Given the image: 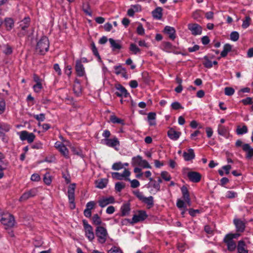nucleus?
<instances>
[{
  "instance_id": "nucleus-48",
  "label": "nucleus",
  "mask_w": 253,
  "mask_h": 253,
  "mask_svg": "<svg viewBox=\"0 0 253 253\" xmlns=\"http://www.w3.org/2000/svg\"><path fill=\"white\" fill-rule=\"evenodd\" d=\"M251 20V19L249 16H246L245 20L243 21V23L242 24V27L243 28H248L250 24Z\"/></svg>"
},
{
  "instance_id": "nucleus-38",
  "label": "nucleus",
  "mask_w": 253,
  "mask_h": 253,
  "mask_svg": "<svg viewBox=\"0 0 253 253\" xmlns=\"http://www.w3.org/2000/svg\"><path fill=\"white\" fill-rule=\"evenodd\" d=\"M93 223L96 225H99L102 223L101 220L97 214H94L92 218Z\"/></svg>"
},
{
  "instance_id": "nucleus-64",
  "label": "nucleus",
  "mask_w": 253,
  "mask_h": 253,
  "mask_svg": "<svg viewBox=\"0 0 253 253\" xmlns=\"http://www.w3.org/2000/svg\"><path fill=\"white\" fill-rule=\"evenodd\" d=\"M156 114L154 112H150L148 113L147 118L149 121L154 120L156 118Z\"/></svg>"
},
{
  "instance_id": "nucleus-20",
  "label": "nucleus",
  "mask_w": 253,
  "mask_h": 253,
  "mask_svg": "<svg viewBox=\"0 0 253 253\" xmlns=\"http://www.w3.org/2000/svg\"><path fill=\"white\" fill-rule=\"evenodd\" d=\"M243 150L246 153V157L251 159L253 156V148L249 144H245L243 145Z\"/></svg>"
},
{
  "instance_id": "nucleus-41",
  "label": "nucleus",
  "mask_w": 253,
  "mask_h": 253,
  "mask_svg": "<svg viewBox=\"0 0 253 253\" xmlns=\"http://www.w3.org/2000/svg\"><path fill=\"white\" fill-rule=\"evenodd\" d=\"M125 187V184L123 182H118L115 184V189L117 191L120 192Z\"/></svg>"
},
{
  "instance_id": "nucleus-23",
  "label": "nucleus",
  "mask_w": 253,
  "mask_h": 253,
  "mask_svg": "<svg viewBox=\"0 0 253 253\" xmlns=\"http://www.w3.org/2000/svg\"><path fill=\"white\" fill-rule=\"evenodd\" d=\"M246 244L243 240L239 241L238 242V245L237 246L238 253H248V251L246 249Z\"/></svg>"
},
{
  "instance_id": "nucleus-63",
  "label": "nucleus",
  "mask_w": 253,
  "mask_h": 253,
  "mask_svg": "<svg viewBox=\"0 0 253 253\" xmlns=\"http://www.w3.org/2000/svg\"><path fill=\"white\" fill-rule=\"evenodd\" d=\"M204 230L207 234H213V230L209 225H206L205 226Z\"/></svg>"
},
{
  "instance_id": "nucleus-13",
  "label": "nucleus",
  "mask_w": 253,
  "mask_h": 253,
  "mask_svg": "<svg viewBox=\"0 0 253 253\" xmlns=\"http://www.w3.org/2000/svg\"><path fill=\"white\" fill-rule=\"evenodd\" d=\"M55 147L65 158H68L69 157L68 150L62 143L58 142L55 143Z\"/></svg>"
},
{
  "instance_id": "nucleus-55",
  "label": "nucleus",
  "mask_w": 253,
  "mask_h": 253,
  "mask_svg": "<svg viewBox=\"0 0 253 253\" xmlns=\"http://www.w3.org/2000/svg\"><path fill=\"white\" fill-rule=\"evenodd\" d=\"M237 194L236 193L233 191H229L227 192L225 196L227 198L231 199L235 198V197L237 196Z\"/></svg>"
},
{
  "instance_id": "nucleus-6",
  "label": "nucleus",
  "mask_w": 253,
  "mask_h": 253,
  "mask_svg": "<svg viewBox=\"0 0 253 253\" xmlns=\"http://www.w3.org/2000/svg\"><path fill=\"white\" fill-rule=\"evenodd\" d=\"M30 22V19L29 17H25L20 22L19 27L21 30L18 34L20 37L23 36L26 34V29L29 27Z\"/></svg>"
},
{
  "instance_id": "nucleus-15",
  "label": "nucleus",
  "mask_w": 253,
  "mask_h": 253,
  "mask_svg": "<svg viewBox=\"0 0 253 253\" xmlns=\"http://www.w3.org/2000/svg\"><path fill=\"white\" fill-rule=\"evenodd\" d=\"M116 88L118 90L116 92L115 94L119 96H124L125 97H127L129 93L127 92L126 89L121 84H118L116 86Z\"/></svg>"
},
{
  "instance_id": "nucleus-35",
  "label": "nucleus",
  "mask_w": 253,
  "mask_h": 253,
  "mask_svg": "<svg viewBox=\"0 0 253 253\" xmlns=\"http://www.w3.org/2000/svg\"><path fill=\"white\" fill-rule=\"evenodd\" d=\"M248 132V127L244 125L242 127L238 126L236 129V132L238 135H242Z\"/></svg>"
},
{
  "instance_id": "nucleus-61",
  "label": "nucleus",
  "mask_w": 253,
  "mask_h": 253,
  "mask_svg": "<svg viewBox=\"0 0 253 253\" xmlns=\"http://www.w3.org/2000/svg\"><path fill=\"white\" fill-rule=\"evenodd\" d=\"M242 102L244 105L253 104L252 98L251 97H247L246 99H243Z\"/></svg>"
},
{
  "instance_id": "nucleus-46",
  "label": "nucleus",
  "mask_w": 253,
  "mask_h": 253,
  "mask_svg": "<svg viewBox=\"0 0 253 253\" xmlns=\"http://www.w3.org/2000/svg\"><path fill=\"white\" fill-rule=\"evenodd\" d=\"M239 38V34L237 32L234 31L232 32L230 34V39L236 42L238 40Z\"/></svg>"
},
{
  "instance_id": "nucleus-19",
  "label": "nucleus",
  "mask_w": 253,
  "mask_h": 253,
  "mask_svg": "<svg viewBox=\"0 0 253 253\" xmlns=\"http://www.w3.org/2000/svg\"><path fill=\"white\" fill-rule=\"evenodd\" d=\"M234 223L238 232H243L245 228V223L239 219H235Z\"/></svg>"
},
{
  "instance_id": "nucleus-49",
  "label": "nucleus",
  "mask_w": 253,
  "mask_h": 253,
  "mask_svg": "<svg viewBox=\"0 0 253 253\" xmlns=\"http://www.w3.org/2000/svg\"><path fill=\"white\" fill-rule=\"evenodd\" d=\"M204 59L206 60V61L204 63V65L205 67L208 68H211L212 67V62L208 59L207 56L204 57Z\"/></svg>"
},
{
  "instance_id": "nucleus-27",
  "label": "nucleus",
  "mask_w": 253,
  "mask_h": 253,
  "mask_svg": "<svg viewBox=\"0 0 253 253\" xmlns=\"http://www.w3.org/2000/svg\"><path fill=\"white\" fill-rule=\"evenodd\" d=\"M121 210L122 211L121 215L122 216H125L128 215L130 210L129 204L126 203L123 204V205L121 207Z\"/></svg>"
},
{
  "instance_id": "nucleus-17",
  "label": "nucleus",
  "mask_w": 253,
  "mask_h": 253,
  "mask_svg": "<svg viewBox=\"0 0 253 253\" xmlns=\"http://www.w3.org/2000/svg\"><path fill=\"white\" fill-rule=\"evenodd\" d=\"M164 32L169 35V38L172 40L175 38V30L174 28L170 26H166L164 29Z\"/></svg>"
},
{
  "instance_id": "nucleus-24",
  "label": "nucleus",
  "mask_w": 253,
  "mask_h": 253,
  "mask_svg": "<svg viewBox=\"0 0 253 253\" xmlns=\"http://www.w3.org/2000/svg\"><path fill=\"white\" fill-rule=\"evenodd\" d=\"M163 8L161 7H157L152 12L154 18L161 19L163 15Z\"/></svg>"
},
{
  "instance_id": "nucleus-39",
  "label": "nucleus",
  "mask_w": 253,
  "mask_h": 253,
  "mask_svg": "<svg viewBox=\"0 0 253 253\" xmlns=\"http://www.w3.org/2000/svg\"><path fill=\"white\" fill-rule=\"evenodd\" d=\"M129 50L134 54L139 53L140 49L134 43H131Z\"/></svg>"
},
{
  "instance_id": "nucleus-9",
  "label": "nucleus",
  "mask_w": 253,
  "mask_h": 253,
  "mask_svg": "<svg viewBox=\"0 0 253 253\" xmlns=\"http://www.w3.org/2000/svg\"><path fill=\"white\" fill-rule=\"evenodd\" d=\"M188 29L194 36L200 35L202 32V27L197 23H190L188 25Z\"/></svg>"
},
{
  "instance_id": "nucleus-12",
  "label": "nucleus",
  "mask_w": 253,
  "mask_h": 253,
  "mask_svg": "<svg viewBox=\"0 0 253 253\" xmlns=\"http://www.w3.org/2000/svg\"><path fill=\"white\" fill-rule=\"evenodd\" d=\"M82 62L81 60H78L76 62L75 70L77 75L79 77H83L85 74L84 68Z\"/></svg>"
},
{
  "instance_id": "nucleus-16",
  "label": "nucleus",
  "mask_w": 253,
  "mask_h": 253,
  "mask_svg": "<svg viewBox=\"0 0 253 253\" xmlns=\"http://www.w3.org/2000/svg\"><path fill=\"white\" fill-rule=\"evenodd\" d=\"M181 132L175 131L173 128H170L168 131V135L169 138L176 140L180 136Z\"/></svg>"
},
{
  "instance_id": "nucleus-62",
  "label": "nucleus",
  "mask_w": 253,
  "mask_h": 253,
  "mask_svg": "<svg viewBox=\"0 0 253 253\" xmlns=\"http://www.w3.org/2000/svg\"><path fill=\"white\" fill-rule=\"evenodd\" d=\"M32 147L33 149H42V144L40 142H36L32 145Z\"/></svg>"
},
{
  "instance_id": "nucleus-36",
  "label": "nucleus",
  "mask_w": 253,
  "mask_h": 253,
  "mask_svg": "<svg viewBox=\"0 0 253 253\" xmlns=\"http://www.w3.org/2000/svg\"><path fill=\"white\" fill-rule=\"evenodd\" d=\"M110 120L113 124H124V121L123 120L118 118L114 115L111 116Z\"/></svg>"
},
{
  "instance_id": "nucleus-4",
  "label": "nucleus",
  "mask_w": 253,
  "mask_h": 253,
  "mask_svg": "<svg viewBox=\"0 0 253 253\" xmlns=\"http://www.w3.org/2000/svg\"><path fill=\"white\" fill-rule=\"evenodd\" d=\"M83 223L86 237L90 241H92L94 239V234L92 226L85 219L83 220Z\"/></svg>"
},
{
  "instance_id": "nucleus-26",
  "label": "nucleus",
  "mask_w": 253,
  "mask_h": 253,
  "mask_svg": "<svg viewBox=\"0 0 253 253\" xmlns=\"http://www.w3.org/2000/svg\"><path fill=\"white\" fill-rule=\"evenodd\" d=\"M109 41L110 43L113 50L120 49L122 48V45L120 44V41H116L112 38L109 39Z\"/></svg>"
},
{
  "instance_id": "nucleus-57",
  "label": "nucleus",
  "mask_w": 253,
  "mask_h": 253,
  "mask_svg": "<svg viewBox=\"0 0 253 253\" xmlns=\"http://www.w3.org/2000/svg\"><path fill=\"white\" fill-rule=\"evenodd\" d=\"M139 167L141 168H149L150 166L146 160H142Z\"/></svg>"
},
{
  "instance_id": "nucleus-58",
  "label": "nucleus",
  "mask_w": 253,
  "mask_h": 253,
  "mask_svg": "<svg viewBox=\"0 0 253 253\" xmlns=\"http://www.w3.org/2000/svg\"><path fill=\"white\" fill-rule=\"evenodd\" d=\"M137 33L140 35H143L144 34V29L143 28L142 25L139 24L137 28Z\"/></svg>"
},
{
  "instance_id": "nucleus-44",
  "label": "nucleus",
  "mask_w": 253,
  "mask_h": 253,
  "mask_svg": "<svg viewBox=\"0 0 253 253\" xmlns=\"http://www.w3.org/2000/svg\"><path fill=\"white\" fill-rule=\"evenodd\" d=\"M107 253H123L121 249L119 247L114 246L108 251Z\"/></svg>"
},
{
  "instance_id": "nucleus-51",
  "label": "nucleus",
  "mask_w": 253,
  "mask_h": 253,
  "mask_svg": "<svg viewBox=\"0 0 253 253\" xmlns=\"http://www.w3.org/2000/svg\"><path fill=\"white\" fill-rule=\"evenodd\" d=\"M226 132L227 131L225 128L221 125H219L218 129V134L221 135H225Z\"/></svg>"
},
{
  "instance_id": "nucleus-10",
  "label": "nucleus",
  "mask_w": 253,
  "mask_h": 253,
  "mask_svg": "<svg viewBox=\"0 0 253 253\" xmlns=\"http://www.w3.org/2000/svg\"><path fill=\"white\" fill-rule=\"evenodd\" d=\"M76 183H72L69 186L68 188V197L69 201L70 204H73L74 207H75L74 203L75 201V191L76 189Z\"/></svg>"
},
{
  "instance_id": "nucleus-50",
  "label": "nucleus",
  "mask_w": 253,
  "mask_h": 253,
  "mask_svg": "<svg viewBox=\"0 0 253 253\" xmlns=\"http://www.w3.org/2000/svg\"><path fill=\"white\" fill-rule=\"evenodd\" d=\"M171 106L172 108L174 110H178L179 109H183V107L181 105V104L178 102H173Z\"/></svg>"
},
{
  "instance_id": "nucleus-47",
  "label": "nucleus",
  "mask_w": 253,
  "mask_h": 253,
  "mask_svg": "<svg viewBox=\"0 0 253 253\" xmlns=\"http://www.w3.org/2000/svg\"><path fill=\"white\" fill-rule=\"evenodd\" d=\"M43 180L46 185H50L52 181V176L50 175H43Z\"/></svg>"
},
{
  "instance_id": "nucleus-18",
  "label": "nucleus",
  "mask_w": 253,
  "mask_h": 253,
  "mask_svg": "<svg viewBox=\"0 0 253 253\" xmlns=\"http://www.w3.org/2000/svg\"><path fill=\"white\" fill-rule=\"evenodd\" d=\"M115 199L113 197H109L108 198H104L98 201L99 205L101 207H104L109 204L114 203Z\"/></svg>"
},
{
  "instance_id": "nucleus-1",
  "label": "nucleus",
  "mask_w": 253,
  "mask_h": 253,
  "mask_svg": "<svg viewBox=\"0 0 253 253\" xmlns=\"http://www.w3.org/2000/svg\"><path fill=\"white\" fill-rule=\"evenodd\" d=\"M49 46V42L48 38L43 36L38 42L36 51L39 54L44 55L48 50Z\"/></svg>"
},
{
  "instance_id": "nucleus-56",
  "label": "nucleus",
  "mask_w": 253,
  "mask_h": 253,
  "mask_svg": "<svg viewBox=\"0 0 253 253\" xmlns=\"http://www.w3.org/2000/svg\"><path fill=\"white\" fill-rule=\"evenodd\" d=\"M89 9V6L88 3H84L83 5V11L88 15H90L91 13L88 11V9Z\"/></svg>"
},
{
  "instance_id": "nucleus-34",
  "label": "nucleus",
  "mask_w": 253,
  "mask_h": 253,
  "mask_svg": "<svg viewBox=\"0 0 253 253\" xmlns=\"http://www.w3.org/2000/svg\"><path fill=\"white\" fill-rule=\"evenodd\" d=\"M231 169V167L230 165L223 166L221 169L218 170L219 174H224V173L229 174Z\"/></svg>"
},
{
  "instance_id": "nucleus-31",
  "label": "nucleus",
  "mask_w": 253,
  "mask_h": 253,
  "mask_svg": "<svg viewBox=\"0 0 253 253\" xmlns=\"http://www.w3.org/2000/svg\"><path fill=\"white\" fill-rule=\"evenodd\" d=\"M231 50V46L229 44H225L223 47V50L221 52V56L225 57L227 55V53Z\"/></svg>"
},
{
  "instance_id": "nucleus-52",
  "label": "nucleus",
  "mask_w": 253,
  "mask_h": 253,
  "mask_svg": "<svg viewBox=\"0 0 253 253\" xmlns=\"http://www.w3.org/2000/svg\"><path fill=\"white\" fill-rule=\"evenodd\" d=\"M114 69L115 70V73L117 75L121 74L125 70V68H123L121 66H115Z\"/></svg>"
},
{
  "instance_id": "nucleus-42",
  "label": "nucleus",
  "mask_w": 253,
  "mask_h": 253,
  "mask_svg": "<svg viewBox=\"0 0 253 253\" xmlns=\"http://www.w3.org/2000/svg\"><path fill=\"white\" fill-rule=\"evenodd\" d=\"M235 92V90L233 88L231 87H226L224 89V93L225 95L227 96H231Z\"/></svg>"
},
{
  "instance_id": "nucleus-54",
  "label": "nucleus",
  "mask_w": 253,
  "mask_h": 253,
  "mask_svg": "<svg viewBox=\"0 0 253 253\" xmlns=\"http://www.w3.org/2000/svg\"><path fill=\"white\" fill-rule=\"evenodd\" d=\"M42 88V86L41 83L36 84L33 86L34 90L36 92H39Z\"/></svg>"
},
{
  "instance_id": "nucleus-8",
  "label": "nucleus",
  "mask_w": 253,
  "mask_h": 253,
  "mask_svg": "<svg viewBox=\"0 0 253 253\" xmlns=\"http://www.w3.org/2000/svg\"><path fill=\"white\" fill-rule=\"evenodd\" d=\"M147 217V215L145 211H139L137 214L133 215L131 221V224L133 225L134 223L143 221Z\"/></svg>"
},
{
  "instance_id": "nucleus-60",
  "label": "nucleus",
  "mask_w": 253,
  "mask_h": 253,
  "mask_svg": "<svg viewBox=\"0 0 253 253\" xmlns=\"http://www.w3.org/2000/svg\"><path fill=\"white\" fill-rule=\"evenodd\" d=\"M95 203L94 201L88 202L86 205V209L90 210L94 208Z\"/></svg>"
},
{
  "instance_id": "nucleus-33",
  "label": "nucleus",
  "mask_w": 253,
  "mask_h": 253,
  "mask_svg": "<svg viewBox=\"0 0 253 253\" xmlns=\"http://www.w3.org/2000/svg\"><path fill=\"white\" fill-rule=\"evenodd\" d=\"M181 192L182 194V197L184 200H186V199L190 198L189 191L188 190L186 186H183L181 188Z\"/></svg>"
},
{
  "instance_id": "nucleus-29",
  "label": "nucleus",
  "mask_w": 253,
  "mask_h": 253,
  "mask_svg": "<svg viewBox=\"0 0 253 253\" xmlns=\"http://www.w3.org/2000/svg\"><path fill=\"white\" fill-rule=\"evenodd\" d=\"M141 201L147 205L148 209H150L154 206L153 197L151 196L147 198L144 197Z\"/></svg>"
},
{
  "instance_id": "nucleus-25",
  "label": "nucleus",
  "mask_w": 253,
  "mask_h": 253,
  "mask_svg": "<svg viewBox=\"0 0 253 253\" xmlns=\"http://www.w3.org/2000/svg\"><path fill=\"white\" fill-rule=\"evenodd\" d=\"M108 183V179L107 178L99 179L95 181L96 187L103 189L105 187Z\"/></svg>"
},
{
  "instance_id": "nucleus-43",
  "label": "nucleus",
  "mask_w": 253,
  "mask_h": 253,
  "mask_svg": "<svg viewBox=\"0 0 253 253\" xmlns=\"http://www.w3.org/2000/svg\"><path fill=\"white\" fill-rule=\"evenodd\" d=\"M32 116L39 122H43L45 119V114L43 113L39 115H33Z\"/></svg>"
},
{
  "instance_id": "nucleus-5",
  "label": "nucleus",
  "mask_w": 253,
  "mask_h": 253,
  "mask_svg": "<svg viewBox=\"0 0 253 253\" xmlns=\"http://www.w3.org/2000/svg\"><path fill=\"white\" fill-rule=\"evenodd\" d=\"M19 137L22 141L27 140L29 143H32L36 137L35 135L31 132L30 133L26 130L21 131L19 133Z\"/></svg>"
},
{
  "instance_id": "nucleus-32",
  "label": "nucleus",
  "mask_w": 253,
  "mask_h": 253,
  "mask_svg": "<svg viewBox=\"0 0 253 253\" xmlns=\"http://www.w3.org/2000/svg\"><path fill=\"white\" fill-rule=\"evenodd\" d=\"M188 179L193 182H198L201 179V175H187Z\"/></svg>"
},
{
  "instance_id": "nucleus-3",
  "label": "nucleus",
  "mask_w": 253,
  "mask_h": 253,
  "mask_svg": "<svg viewBox=\"0 0 253 253\" xmlns=\"http://www.w3.org/2000/svg\"><path fill=\"white\" fill-rule=\"evenodd\" d=\"M0 221H1L3 225L10 228L13 227L15 223L14 216L7 212L3 214V216L1 218Z\"/></svg>"
},
{
  "instance_id": "nucleus-21",
  "label": "nucleus",
  "mask_w": 253,
  "mask_h": 253,
  "mask_svg": "<svg viewBox=\"0 0 253 253\" xmlns=\"http://www.w3.org/2000/svg\"><path fill=\"white\" fill-rule=\"evenodd\" d=\"M0 47L2 52L5 55H8L12 53V47L7 43L2 44L0 45Z\"/></svg>"
},
{
  "instance_id": "nucleus-40",
  "label": "nucleus",
  "mask_w": 253,
  "mask_h": 253,
  "mask_svg": "<svg viewBox=\"0 0 253 253\" xmlns=\"http://www.w3.org/2000/svg\"><path fill=\"white\" fill-rule=\"evenodd\" d=\"M124 168V165L121 162L114 163L112 166V169L115 170H119Z\"/></svg>"
},
{
  "instance_id": "nucleus-7",
  "label": "nucleus",
  "mask_w": 253,
  "mask_h": 253,
  "mask_svg": "<svg viewBox=\"0 0 253 253\" xmlns=\"http://www.w3.org/2000/svg\"><path fill=\"white\" fill-rule=\"evenodd\" d=\"M112 176L114 178L116 179L122 180L124 179L126 180L130 181L131 187L133 188L138 187L140 185L139 182L137 180L133 179L132 180H130L128 178V176H129V175H112Z\"/></svg>"
},
{
  "instance_id": "nucleus-22",
  "label": "nucleus",
  "mask_w": 253,
  "mask_h": 253,
  "mask_svg": "<svg viewBox=\"0 0 253 253\" xmlns=\"http://www.w3.org/2000/svg\"><path fill=\"white\" fill-rule=\"evenodd\" d=\"M183 158L185 161H190L195 158V154L192 149H189L188 152H184L183 154Z\"/></svg>"
},
{
  "instance_id": "nucleus-59",
  "label": "nucleus",
  "mask_w": 253,
  "mask_h": 253,
  "mask_svg": "<svg viewBox=\"0 0 253 253\" xmlns=\"http://www.w3.org/2000/svg\"><path fill=\"white\" fill-rule=\"evenodd\" d=\"M5 108V103L3 98H0V111L3 112Z\"/></svg>"
},
{
  "instance_id": "nucleus-30",
  "label": "nucleus",
  "mask_w": 253,
  "mask_h": 253,
  "mask_svg": "<svg viewBox=\"0 0 253 253\" xmlns=\"http://www.w3.org/2000/svg\"><path fill=\"white\" fill-rule=\"evenodd\" d=\"M4 25L6 30L10 31L14 27V21L11 18H6L4 20Z\"/></svg>"
},
{
  "instance_id": "nucleus-28",
  "label": "nucleus",
  "mask_w": 253,
  "mask_h": 253,
  "mask_svg": "<svg viewBox=\"0 0 253 253\" xmlns=\"http://www.w3.org/2000/svg\"><path fill=\"white\" fill-rule=\"evenodd\" d=\"M106 144L109 147H115L116 146L119 145L120 143L117 138L114 139H106Z\"/></svg>"
},
{
  "instance_id": "nucleus-2",
  "label": "nucleus",
  "mask_w": 253,
  "mask_h": 253,
  "mask_svg": "<svg viewBox=\"0 0 253 253\" xmlns=\"http://www.w3.org/2000/svg\"><path fill=\"white\" fill-rule=\"evenodd\" d=\"M95 234L98 237V241L101 244L104 243L107 239L108 233L107 230L103 227L98 226L95 230Z\"/></svg>"
},
{
  "instance_id": "nucleus-37",
  "label": "nucleus",
  "mask_w": 253,
  "mask_h": 253,
  "mask_svg": "<svg viewBox=\"0 0 253 253\" xmlns=\"http://www.w3.org/2000/svg\"><path fill=\"white\" fill-rule=\"evenodd\" d=\"M142 160V158L139 156H137V157H133L132 159V165H133L134 166H139L140 164L141 163Z\"/></svg>"
},
{
  "instance_id": "nucleus-53",
  "label": "nucleus",
  "mask_w": 253,
  "mask_h": 253,
  "mask_svg": "<svg viewBox=\"0 0 253 253\" xmlns=\"http://www.w3.org/2000/svg\"><path fill=\"white\" fill-rule=\"evenodd\" d=\"M176 206L179 209H181L182 208H186V205L184 203V201L180 199H178L177 200V203H176Z\"/></svg>"
},
{
  "instance_id": "nucleus-45",
  "label": "nucleus",
  "mask_w": 253,
  "mask_h": 253,
  "mask_svg": "<svg viewBox=\"0 0 253 253\" xmlns=\"http://www.w3.org/2000/svg\"><path fill=\"white\" fill-rule=\"evenodd\" d=\"M81 84H74L73 90L77 95H79L81 92Z\"/></svg>"
},
{
  "instance_id": "nucleus-11",
  "label": "nucleus",
  "mask_w": 253,
  "mask_h": 253,
  "mask_svg": "<svg viewBox=\"0 0 253 253\" xmlns=\"http://www.w3.org/2000/svg\"><path fill=\"white\" fill-rule=\"evenodd\" d=\"M38 193V190L36 188L32 189L24 193L19 198V201L24 202L31 197L35 196Z\"/></svg>"
},
{
  "instance_id": "nucleus-14",
  "label": "nucleus",
  "mask_w": 253,
  "mask_h": 253,
  "mask_svg": "<svg viewBox=\"0 0 253 253\" xmlns=\"http://www.w3.org/2000/svg\"><path fill=\"white\" fill-rule=\"evenodd\" d=\"M224 242L226 244L228 250L230 252L234 251L237 247L235 242L231 238H229L226 236L224 239Z\"/></svg>"
}]
</instances>
